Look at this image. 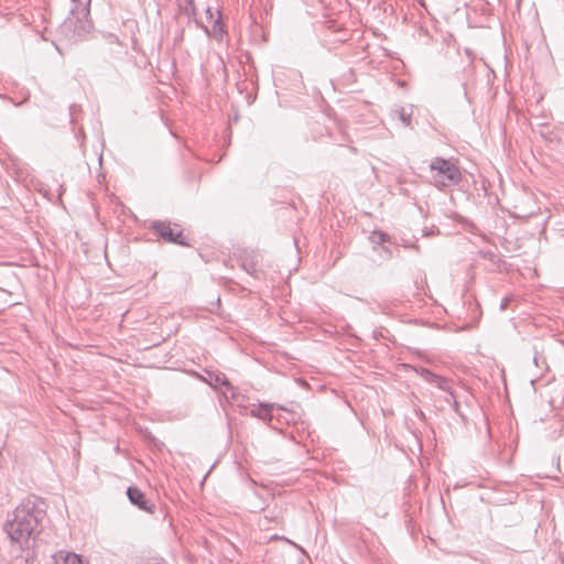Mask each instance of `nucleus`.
Segmentation results:
<instances>
[{"mask_svg": "<svg viewBox=\"0 0 564 564\" xmlns=\"http://www.w3.org/2000/svg\"><path fill=\"white\" fill-rule=\"evenodd\" d=\"M514 301V296L513 295H508L506 297L502 299L501 303H500V311H506L507 307L509 306V304L511 302Z\"/></svg>", "mask_w": 564, "mask_h": 564, "instance_id": "15", "label": "nucleus"}, {"mask_svg": "<svg viewBox=\"0 0 564 564\" xmlns=\"http://www.w3.org/2000/svg\"><path fill=\"white\" fill-rule=\"evenodd\" d=\"M241 267L249 274H253L256 272V263L252 261L251 262L243 261Z\"/></svg>", "mask_w": 564, "mask_h": 564, "instance_id": "14", "label": "nucleus"}, {"mask_svg": "<svg viewBox=\"0 0 564 564\" xmlns=\"http://www.w3.org/2000/svg\"><path fill=\"white\" fill-rule=\"evenodd\" d=\"M275 408L284 410L283 406L276 405L274 403H260L256 409L251 410V414L265 422H271L273 420L272 411Z\"/></svg>", "mask_w": 564, "mask_h": 564, "instance_id": "9", "label": "nucleus"}, {"mask_svg": "<svg viewBox=\"0 0 564 564\" xmlns=\"http://www.w3.org/2000/svg\"><path fill=\"white\" fill-rule=\"evenodd\" d=\"M46 508V502L36 496H30L22 500L14 509L12 518H8L3 525L12 544H28V542L35 541V536L43 530Z\"/></svg>", "mask_w": 564, "mask_h": 564, "instance_id": "1", "label": "nucleus"}, {"mask_svg": "<svg viewBox=\"0 0 564 564\" xmlns=\"http://www.w3.org/2000/svg\"><path fill=\"white\" fill-rule=\"evenodd\" d=\"M127 496L129 501L137 506L139 509L152 512L153 505L149 506L144 494L137 487H129L127 489Z\"/></svg>", "mask_w": 564, "mask_h": 564, "instance_id": "8", "label": "nucleus"}, {"mask_svg": "<svg viewBox=\"0 0 564 564\" xmlns=\"http://www.w3.org/2000/svg\"><path fill=\"white\" fill-rule=\"evenodd\" d=\"M373 242H384L389 239V236L386 232L382 231H373L371 236Z\"/></svg>", "mask_w": 564, "mask_h": 564, "instance_id": "12", "label": "nucleus"}, {"mask_svg": "<svg viewBox=\"0 0 564 564\" xmlns=\"http://www.w3.org/2000/svg\"><path fill=\"white\" fill-rule=\"evenodd\" d=\"M207 377L204 378V381L207 382L214 389L225 388L221 393L225 395L227 400H236L237 392L234 386L229 382L225 373L220 371H210L206 370Z\"/></svg>", "mask_w": 564, "mask_h": 564, "instance_id": "4", "label": "nucleus"}, {"mask_svg": "<svg viewBox=\"0 0 564 564\" xmlns=\"http://www.w3.org/2000/svg\"><path fill=\"white\" fill-rule=\"evenodd\" d=\"M394 115L405 127H410L411 112H408L404 107H400V108L395 109Z\"/></svg>", "mask_w": 564, "mask_h": 564, "instance_id": "11", "label": "nucleus"}, {"mask_svg": "<svg viewBox=\"0 0 564 564\" xmlns=\"http://www.w3.org/2000/svg\"><path fill=\"white\" fill-rule=\"evenodd\" d=\"M151 229L161 238H163L167 242H173L177 245H185L182 236V231L175 232L174 229L171 227L170 223L165 221H154L151 225Z\"/></svg>", "mask_w": 564, "mask_h": 564, "instance_id": "5", "label": "nucleus"}, {"mask_svg": "<svg viewBox=\"0 0 564 564\" xmlns=\"http://www.w3.org/2000/svg\"><path fill=\"white\" fill-rule=\"evenodd\" d=\"M206 13H207V15H209V18H210V19H213L214 14H213V10H212V8H209V7H208V8L206 9Z\"/></svg>", "mask_w": 564, "mask_h": 564, "instance_id": "17", "label": "nucleus"}, {"mask_svg": "<svg viewBox=\"0 0 564 564\" xmlns=\"http://www.w3.org/2000/svg\"><path fill=\"white\" fill-rule=\"evenodd\" d=\"M91 0H70L69 15L62 24L63 32L73 33L74 37H82L91 29L89 21V6Z\"/></svg>", "mask_w": 564, "mask_h": 564, "instance_id": "2", "label": "nucleus"}, {"mask_svg": "<svg viewBox=\"0 0 564 564\" xmlns=\"http://www.w3.org/2000/svg\"><path fill=\"white\" fill-rule=\"evenodd\" d=\"M184 11L187 15L192 17L195 15V7H194V0H185Z\"/></svg>", "mask_w": 564, "mask_h": 564, "instance_id": "13", "label": "nucleus"}, {"mask_svg": "<svg viewBox=\"0 0 564 564\" xmlns=\"http://www.w3.org/2000/svg\"><path fill=\"white\" fill-rule=\"evenodd\" d=\"M54 564H83L84 558L82 555H78L73 552L59 551L54 556Z\"/></svg>", "mask_w": 564, "mask_h": 564, "instance_id": "10", "label": "nucleus"}, {"mask_svg": "<svg viewBox=\"0 0 564 564\" xmlns=\"http://www.w3.org/2000/svg\"><path fill=\"white\" fill-rule=\"evenodd\" d=\"M414 370L417 375H420L427 382L435 384L441 390L446 391L451 395H453L451 382L448 379L441 377L436 373H433L431 370L423 368V367H415Z\"/></svg>", "mask_w": 564, "mask_h": 564, "instance_id": "7", "label": "nucleus"}, {"mask_svg": "<svg viewBox=\"0 0 564 564\" xmlns=\"http://www.w3.org/2000/svg\"><path fill=\"white\" fill-rule=\"evenodd\" d=\"M432 181L437 187H451L457 185L462 180L459 169L448 160L435 158L431 164Z\"/></svg>", "mask_w": 564, "mask_h": 564, "instance_id": "3", "label": "nucleus"}, {"mask_svg": "<svg viewBox=\"0 0 564 564\" xmlns=\"http://www.w3.org/2000/svg\"><path fill=\"white\" fill-rule=\"evenodd\" d=\"M83 564H89V563L84 561V563H83Z\"/></svg>", "mask_w": 564, "mask_h": 564, "instance_id": "18", "label": "nucleus"}, {"mask_svg": "<svg viewBox=\"0 0 564 564\" xmlns=\"http://www.w3.org/2000/svg\"><path fill=\"white\" fill-rule=\"evenodd\" d=\"M15 546L18 549H14L17 553L12 556V564H34L36 553L31 542H28V544H13V547Z\"/></svg>", "mask_w": 564, "mask_h": 564, "instance_id": "6", "label": "nucleus"}, {"mask_svg": "<svg viewBox=\"0 0 564 564\" xmlns=\"http://www.w3.org/2000/svg\"><path fill=\"white\" fill-rule=\"evenodd\" d=\"M219 20H220V17H218L215 21H214V30L217 31V29L219 28V31H223L221 28L219 26Z\"/></svg>", "mask_w": 564, "mask_h": 564, "instance_id": "16", "label": "nucleus"}]
</instances>
